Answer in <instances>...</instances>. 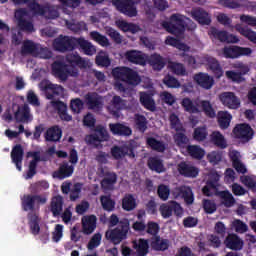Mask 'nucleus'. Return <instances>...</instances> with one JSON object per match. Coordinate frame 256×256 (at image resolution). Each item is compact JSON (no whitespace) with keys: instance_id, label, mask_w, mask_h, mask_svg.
<instances>
[{"instance_id":"1","label":"nucleus","mask_w":256,"mask_h":256,"mask_svg":"<svg viewBox=\"0 0 256 256\" xmlns=\"http://www.w3.org/2000/svg\"><path fill=\"white\" fill-rule=\"evenodd\" d=\"M112 77L115 80L114 89L119 93H122L123 97L129 95V87L125 86L123 83L132 85V87H137V85L141 83V76H139V73L125 66L112 69Z\"/></svg>"},{"instance_id":"2","label":"nucleus","mask_w":256,"mask_h":256,"mask_svg":"<svg viewBox=\"0 0 256 256\" xmlns=\"http://www.w3.org/2000/svg\"><path fill=\"white\" fill-rule=\"evenodd\" d=\"M181 105L186 113H204L210 119H215L217 116L209 100H195L193 102L191 98L186 97L182 99Z\"/></svg>"},{"instance_id":"3","label":"nucleus","mask_w":256,"mask_h":256,"mask_svg":"<svg viewBox=\"0 0 256 256\" xmlns=\"http://www.w3.org/2000/svg\"><path fill=\"white\" fill-rule=\"evenodd\" d=\"M187 21L191 20L176 13L170 16L169 21H163L162 27L167 33H171V35H175V37H181L185 34V29H187Z\"/></svg>"},{"instance_id":"4","label":"nucleus","mask_w":256,"mask_h":256,"mask_svg":"<svg viewBox=\"0 0 256 256\" xmlns=\"http://www.w3.org/2000/svg\"><path fill=\"white\" fill-rule=\"evenodd\" d=\"M52 75L60 81H67L69 77H79V69H70L69 65L61 60H55L52 65Z\"/></svg>"},{"instance_id":"5","label":"nucleus","mask_w":256,"mask_h":256,"mask_svg":"<svg viewBox=\"0 0 256 256\" xmlns=\"http://www.w3.org/2000/svg\"><path fill=\"white\" fill-rule=\"evenodd\" d=\"M129 220H120V225L112 230H108L105 233V237L108 241H111L114 245H119L121 241L127 239V235L130 231Z\"/></svg>"},{"instance_id":"6","label":"nucleus","mask_w":256,"mask_h":256,"mask_svg":"<svg viewBox=\"0 0 256 256\" xmlns=\"http://www.w3.org/2000/svg\"><path fill=\"white\" fill-rule=\"evenodd\" d=\"M111 136L109 132L103 126H97L94 130V133L86 136V143L92 145L95 149H103V144L105 141H109Z\"/></svg>"},{"instance_id":"7","label":"nucleus","mask_w":256,"mask_h":256,"mask_svg":"<svg viewBox=\"0 0 256 256\" xmlns=\"http://www.w3.org/2000/svg\"><path fill=\"white\" fill-rule=\"evenodd\" d=\"M111 3L116 11L126 17H137L138 15L137 5L139 2L137 0H112Z\"/></svg>"},{"instance_id":"8","label":"nucleus","mask_w":256,"mask_h":256,"mask_svg":"<svg viewBox=\"0 0 256 256\" xmlns=\"http://www.w3.org/2000/svg\"><path fill=\"white\" fill-rule=\"evenodd\" d=\"M47 203V194H26L21 199L23 211H35V207Z\"/></svg>"},{"instance_id":"9","label":"nucleus","mask_w":256,"mask_h":256,"mask_svg":"<svg viewBox=\"0 0 256 256\" xmlns=\"http://www.w3.org/2000/svg\"><path fill=\"white\" fill-rule=\"evenodd\" d=\"M253 50L249 47H241L237 45L225 46L222 49V55L225 59H239L241 57H250Z\"/></svg>"},{"instance_id":"10","label":"nucleus","mask_w":256,"mask_h":256,"mask_svg":"<svg viewBox=\"0 0 256 256\" xmlns=\"http://www.w3.org/2000/svg\"><path fill=\"white\" fill-rule=\"evenodd\" d=\"M112 157L116 160L123 159L126 155L135 157V142L130 140L121 146L114 145L110 151Z\"/></svg>"},{"instance_id":"11","label":"nucleus","mask_w":256,"mask_h":256,"mask_svg":"<svg viewBox=\"0 0 256 256\" xmlns=\"http://www.w3.org/2000/svg\"><path fill=\"white\" fill-rule=\"evenodd\" d=\"M53 47L56 51L65 53L77 49V38L60 35L53 42Z\"/></svg>"},{"instance_id":"12","label":"nucleus","mask_w":256,"mask_h":256,"mask_svg":"<svg viewBox=\"0 0 256 256\" xmlns=\"http://www.w3.org/2000/svg\"><path fill=\"white\" fill-rule=\"evenodd\" d=\"M99 173V177H102L101 188L104 191H113L117 185V173L109 171L107 168H100Z\"/></svg>"},{"instance_id":"13","label":"nucleus","mask_w":256,"mask_h":256,"mask_svg":"<svg viewBox=\"0 0 256 256\" xmlns=\"http://www.w3.org/2000/svg\"><path fill=\"white\" fill-rule=\"evenodd\" d=\"M159 211L163 219H169V217L173 216V213L176 217H183V207L177 201L161 204Z\"/></svg>"},{"instance_id":"14","label":"nucleus","mask_w":256,"mask_h":256,"mask_svg":"<svg viewBox=\"0 0 256 256\" xmlns=\"http://www.w3.org/2000/svg\"><path fill=\"white\" fill-rule=\"evenodd\" d=\"M232 133L235 139H239L241 143H249L253 139V135H255L253 128L247 123L237 124Z\"/></svg>"},{"instance_id":"15","label":"nucleus","mask_w":256,"mask_h":256,"mask_svg":"<svg viewBox=\"0 0 256 256\" xmlns=\"http://www.w3.org/2000/svg\"><path fill=\"white\" fill-rule=\"evenodd\" d=\"M84 103L91 111H101V109H103V98L96 92H88L85 94Z\"/></svg>"},{"instance_id":"16","label":"nucleus","mask_w":256,"mask_h":256,"mask_svg":"<svg viewBox=\"0 0 256 256\" xmlns=\"http://www.w3.org/2000/svg\"><path fill=\"white\" fill-rule=\"evenodd\" d=\"M210 35L221 43H237L239 41L237 36L229 34V32L225 30H219L215 27L210 29Z\"/></svg>"},{"instance_id":"17","label":"nucleus","mask_w":256,"mask_h":256,"mask_svg":"<svg viewBox=\"0 0 256 256\" xmlns=\"http://www.w3.org/2000/svg\"><path fill=\"white\" fill-rule=\"evenodd\" d=\"M65 61L70 65V69H77V67H79V69H87V66L89 65L87 60L81 57L77 52L67 54Z\"/></svg>"},{"instance_id":"18","label":"nucleus","mask_w":256,"mask_h":256,"mask_svg":"<svg viewBox=\"0 0 256 256\" xmlns=\"http://www.w3.org/2000/svg\"><path fill=\"white\" fill-rule=\"evenodd\" d=\"M27 157H32L33 159L30 161V163L28 165L26 179H33V177H35V175H37V165H38L39 161H41V152L29 151L27 153Z\"/></svg>"},{"instance_id":"19","label":"nucleus","mask_w":256,"mask_h":256,"mask_svg":"<svg viewBox=\"0 0 256 256\" xmlns=\"http://www.w3.org/2000/svg\"><path fill=\"white\" fill-rule=\"evenodd\" d=\"M25 155V150L21 144H16L11 151L12 163L15 164L18 171L23 169V156Z\"/></svg>"},{"instance_id":"20","label":"nucleus","mask_w":256,"mask_h":256,"mask_svg":"<svg viewBox=\"0 0 256 256\" xmlns=\"http://www.w3.org/2000/svg\"><path fill=\"white\" fill-rule=\"evenodd\" d=\"M220 101L228 107V109H239L241 101L235 96L233 92H224L220 95Z\"/></svg>"},{"instance_id":"21","label":"nucleus","mask_w":256,"mask_h":256,"mask_svg":"<svg viewBox=\"0 0 256 256\" xmlns=\"http://www.w3.org/2000/svg\"><path fill=\"white\" fill-rule=\"evenodd\" d=\"M46 98L49 100L55 99V97H61V95L64 93L65 88L59 84H53L51 82H48L45 84L43 88Z\"/></svg>"},{"instance_id":"22","label":"nucleus","mask_w":256,"mask_h":256,"mask_svg":"<svg viewBox=\"0 0 256 256\" xmlns=\"http://www.w3.org/2000/svg\"><path fill=\"white\" fill-rule=\"evenodd\" d=\"M109 129L112 135H117L118 137H130V135H133L131 127L122 123H110Z\"/></svg>"},{"instance_id":"23","label":"nucleus","mask_w":256,"mask_h":256,"mask_svg":"<svg viewBox=\"0 0 256 256\" xmlns=\"http://www.w3.org/2000/svg\"><path fill=\"white\" fill-rule=\"evenodd\" d=\"M97 229V216L89 215L82 218V231L84 235H91Z\"/></svg>"},{"instance_id":"24","label":"nucleus","mask_w":256,"mask_h":256,"mask_svg":"<svg viewBox=\"0 0 256 256\" xmlns=\"http://www.w3.org/2000/svg\"><path fill=\"white\" fill-rule=\"evenodd\" d=\"M194 81L197 83V85H199V87H202V89L206 90L211 89L213 85H215V80L213 79V77L203 72L195 74Z\"/></svg>"},{"instance_id":"25","label":"nucleus","mask_w":256,"mask_h":256,"mask_svg":"<svg viewBox=\"0 0 256 256\" xmlns=\"http://www.w3.org/2000/svg\"><path fill=\"white\" fill-rule=\"evenodd\" d=\"M74 171L75 167L73 165H69L68 162H63L59 169L53 172V177L60 180L67 179L73 175Z\"/></svg>"},{"instance_id":"26","label":"nucleus","mask_w":256,"mask_h":256,"mask_svg":"<svg viewBox=\"0 0 256 256\" xmlns=\"http://www.w3.org/2000/svg\"><path fill=\"white\" fill-rule=\"evenodd\" d=\"M61 137H63V130L57 125L48 128L44 134L45 141L49 143H57L61 141Z\"/></svg>"},{"instance_id":"27","label":"nucleus","mask_w":256,"mask_h":256,"mask_svg":"<svg viewBox=\"0 0 256 256\" xmlns=\"http://www.w3.org/2000/svg\"><path fill=\"white\" fill-rule=\"evenodd\" d=\"M80 47L82 49L84 55H88V57H93L95 53H97V48L93 43L89 42V40H85V38H77L76 40V49Z\"/></svg>"},{"instance_id":"28","label":"nucleus","mask_w":256,"mask_h":256,"mask_svg":"<svg viewBox=\"0 0 256 256\" xmlns=\"http://www.w3.org/2000/svg\"><path fill=\"white\" fill-rule=\"evenodd\" d=\"M224 244L227 249H231L232 251H241L243 249V240L237 234H229L224 240Z\"/></svg>"},{"instance_id":"29","label":"nucleus","mask_w":256,"mask_h":256,"mask_svg":"<svg viewBox=\"0 0 256 256\" xmlns=\"http://www.w3.org/2000/svg\"><path fill=\"white\" fill-rule=\"evenodd\" d=\"M52 107L53 109H55L60 117V119L62 121H72L73 120V116L69 115V113H67V104H65L62 101H52Z\"/></svg>"},{"instance_id":"30","label":"nucleus","mask_w":256,"mask_h":256,"mask_svg":"<svg viewBox=\"0 0 256 256\" xmlns=\"http://www.w3.org/2000/svg\"><path fill=\"white\" fill-rule=\"evenodd\" d=\"M63 196L56 195L53 196L50 202V211L53 217H59L61 213H63V205H64Z\"/></svg>"},{"instance_id":"31","label":"nucleus","mask_w":256,"mask_h":256,"mask_svg":"<svg viewBox=\"0 0 256 256\" xmlns=\"http://www.w3.org/2000/svg\"><path fill=\"white\" fill-rule=\"evenodd\" d=\"M192 17L200 25H211V16L203 8H197L192 11Z\"/></svg>"},{"instance_id":"32","label":"nucleus","mask_w":256,"mask_h":256,"mask_svg":"<svg viewBox=\"0 0 256 256\" xmlns=\"http://www.w3.org/2000/svg\"><path fill=\"white\" fill-rule=\"evenodd\" d=\"M147 166L150 171H154L155 173H165V164H163V160L157 156H152L148 158Z\"/></svg>"},{"instance_id":"33","label":"nucleus","mask_w":256,"mask_h":256,"mask_svg":"<svg viewBox=\"0 0 256 256\" xmlns=\"http://www.w3.org/2000/svg\"><path fill=\"white\" fill-rule=\"evenodd\" d=\"M206 63L216 79H221V77H223V68L217 58L209 56L206 58Z\"/></svg>"},{"instance_id":"34","label":"nucleus","mask_w":256,"mask_h":256,"mask_svg":"<svg viewBox=\"0 0 256 256\" xmlns=\"http://www.w3.org/2000/svg\"><path fill=\"white\" fill-rule=\"evenodd\" d=\"M178 171L180 175H183L184 177H197L199 175V169L197 167L187 164V162H181L178 165Z\"/></svg>"},{"instance_id":"35","label":"nucleus","mask_w":256,"mask_h":256,"mask_svg":"<svg viewBox=\"0 0 256 256\" xmlns=\"http://www.w3.org/2000/svg\"><path fill=\"white\" fill-rule=\"evenodd\" d=\"M116 27L120 29V31H123V33H132V35H135V33H139L141 31V28L137 24L129 23L125 20H116Z\"/></svg>"},{"instance_id":"36","label":"nucleus","mask_w":256,"mask_h":256,"mask_svg":"<svg viewBox=\"0 0 256 256\" xmlns=\"http://www.w3.org/2000/svg\"><path fill=\"white\" fill-rule=\"evenodd\" d=\"M140 103L144 109H147V111H155V109H157L155 99H153V96L147 92L140 93Z\"/></svg>"},{"instance_id":"37","label":"nucleus","mask_w":256,"mask_h":256,"mask_svg":"<svg viewBox=\"0 0 256 256\" xmlns=\"http://www.w3.org/2000/svg\"><path fill=\"white\" fill-rule=\"evenodd\" d=\"M210 143L218 147V149H227V140H225V136L219 131H213L210 134Z\"/></svg>"},{"instance_id":"38","label":"nucleus","mask_w":256,"mask_h":256,"mask_svg":"<svg viewBox=\"0 0 256 256\" xmlns=\"http://www.w3.org/2000/svg\"><path fill=\"white\" fill-rule=\"evenodd\" d=\"M126 58L130 63L135 65H145V56L141 51L131 50L126 52Z\"/></svg>"},{"instance_id":"39","label":"nucleus","mask_w":256,"mask_h":256,"mask_svg":"<svg viewBox=\"0 0 256 256\" xmlns=\"http://www.w3.org/2000/svg\"><path fill=\"white\" fill-rule=\"evenodd\" d=\"M41 219L37 214L29 213L28 214V225L32 235H39L41 233V226H39Z\"/></svg>"},{"instance_id":"40","label":"nucleus","mask_w":256,"mask_h":256,"mask_svg":"<svg viewBox=\"0 0 256 256\" xmlns=\"http://www.w3.org/2000/svg\"><path fill=\"white\" fill-rule=\"evenodd\" d=\"M178 195L184 199L186 205H193L195 196L191 187L182 186L178 189Z\"/></svg>"},{"instance_id":"41","label":"nucleus","mask_w":256,"mask_h":256,"mask_svg":"<svg viewBox=\"0 0 256 256\" xmlns=\"http://www.w3.org/2000/svg\"><path fill=\"white\" fill-rule=\"evenodd\" d=\"M146 144L152 151H157V153H165V150L167 149L165 142L157 140L155 137H148L146 139Z\"/></svg>"},{"instance_id":"42","label":"nucleus","mask_w":256,"mask_h":256,"mask_svg":"<svg viewBox=\"0 0 256 256\" xmlns=\"http://www.w3.org/2000/svg\"><path fill=\"white\" fill-rule=\"evenodd\" d=\"M122 209L124 211H133L137 209V199L133 194H125L122 198Z\"/></svg>"},{"instance_id":"43","label":"nucleus","mask_w":256,"mask_h":256,"mask_svg":"<svg viewBox=\"0 0 256 256\" xmlns=\"http://www.w3.org/2000/svg\"><path fill=\"white\" fill-rule=\"evenodd\" d=\"M186 151L192 159L201 160L205 157V150L199 145H188Z\"/></svg>"},{"instance_id":"44","label":"nucleus","mask_w":256,"mask_h":256,"mask_svg":"<svg viewBox=\"0 0 256 256\" xmlns=\"http://www.w3.org/2000/svg\"><path fill=\"white\" fill-rule=\"evenodd\" d=\"M29 189L30 193L39 195V193H43V191H47V189H49V182H47V180L37 181L31 184Z\"/></svg>"},{"instance_id":"45","label":"nucleus","mask_w":256,"mask_h":256,"mask_svg":"<svg viewBox=\"0 0 256 256\" xmlns=\"http://www.w3.org/2000/svg\"><path fill=\"white\" fill-rule=\"evenodd\" d=\"M231 119H233V116H231L229 112L227 111L218 112V125L220 129H228L229 125H231Z\"/></svg>"},{"instance_id":"46","label":"nucleus","mask_w":256,"mask_h":256,"mask_svg":"<svg viewBox=\"0 0 256 256\" xmlns=\"http://www.w3.org/2000/svg\"><path fill=\"white\" fill-rule=\"evenodd\" d=\"M90 39H92V41H95V43H98V45H100L101 47H109L111 45V42H109V38L99 33L98 31L90 32Z\"/></svg>"},{"instance_id":"47","label":"nucleus","mask_w":256,"mask_h":256,"mask_svg":"<svg viewBox=\"0 0 256 256\" xmlns=\"http://www.w3.org/2000/svg\"><path fill=\"white\" fill-rule=\"evenodd\" d=\"M149 63L154 71H161L165 67V60L163 59V56L159 54L151 55Z\"/></svg>"},{"instance_id":"48","label":"nucleus","mask_w":256,"mask_h":256,"mask_svg":"<svg viewBox=\"0 0 256 256\" xmlns=\"http://www.w3.org/2000/svg\"><path fill=\"white\" fill-rule=\"evenodd\" d=\"M38 45L31 40H25L21 47V55H35Z\"/></svg>"},{"instance_id":"49","label":"nucleus","mask_w":256,"mask_h":256,"mask_svg":"<svg viewBox=\"0 0 256 256\" xmlns=\"http://www.w3.org/2000/svg\"><path fill=\"white\" fill-rule=\"evenodd\" d=\"M100 203L104 211H108V213L115 211V200L111 198V195H102L100 197Z\"/></svg>"},{"instance_id":"50","label":"nucleus","mask_w":256,"mask_h":256,"mask_svg":"<svg viewBox=\"0 0 256 256\" xmlns=\"http://www.w3.org/2000/svg\"><path fill=\"white\" fill-rule=\"evenodd\" d=\"M134 123L137 130L140 131V133H145L147 131V124L149 123L147 121V118L142 114H135L134 116Z\"/></svg>"},{"instance_id":"51","label":"nucleus","mask_w":256,"mask_h":256,"mask_svg":"<svg viewBox=\"0 0 256 256\" xmlns=\"http://www.w3.org/2000/svg\"><path fill=\"white\" fill-rule=\"evenodd\" d=\"M15 118L20 123H27L31 119V109L28 105H24L22 109L15 114Z\"/></svg>"},{"instance_id":"52","label":"nucleus","mask_w":256,"mask_h":256,"mask_svg":"<svg viewBox=\"0 0 256 256\" xmlns=\"http://www.w3.org/2000/svg\"><path fill=\"white\" fill-rule=\"evenodd\" d=\"M121 109H123V99L121 98V96H113L110 102L109 110L111 111V113H113V115H117V113H119Z\"/></svg>"},{"instance_id":"53","label":"nucleus","mask_w":256,"mask_h":256,"mask_svg":"<svg viewBox=\"0 0 256 256\" xmlns=\"http://www.w3.org/2000/svg\"><path fill=\"white\" fill-rule=\"evenodd\" d=\"M66 27L73 33H80V31H87V24L83 21L75 22V21H66Z\"/></svg>"},{"instance_id":"54","label":"nucleus","mask_w":256,"mask_h":256,"mask_svg":"<svg viewBox=\"0 0 256 256\" xmlns=\"http://www.w3.org/2000/svg\"><path fill=\"white\" fill-rule=\"evenodd\" d=\"M152 248L155 249V251H167L169 249V240L162 239L160 236H156L155 240L151 243Z\"/></svg>"},{"instance_id":"55","label":"nucleus","mask_w":256,"mask_h":256,"mask_svg":"<svg viewBox=\"0 0 256 256\" xmlns=\"http://www.w3.org/2000/svg\"><path fill=\"white\" fill-rule=\"evenodd\" d=\"M240 35H242V37H245V39H248V41H250V43H253L254 45H256V32L253 31L252 29H250L249 27H240L238 29Z\"/></svg>"},{"instance_id":"56","label":"nucleus","mask_w":256,"mask_h":256,"mask_svg":"<svg viewBox=\"0 0 256 256\" xmlns=\"http://www.w3.org/2000/svg\"><path fill=\"white\" fill-rule=\"evenodd\" d=\"M219 195L225 207H233V205H235V198L233 197V194H231V192L228 190L221 191Z\"/></svg>"},{"instance_id":"57","label":"nucleus","mask_w":256,"mask_h":256,"mask_svg":"<svg viewBox=\"0 0 256 256\" xmlns=\"http://www.w3.org/2000/svg\"><path fill=\"white\" fill-rule=\"evenodd\" d=\"M135 249L138 256H146L149 253V242L145 239H140L138 244H135Z\"/></svg>"},{"instance_id":"58","label":"nucleus","mask_w":256,"mask_h":256,"mask_svg":"<svg viewBox=\"0 0 256 256\" xmlns=\"http://www.w3.org/2000/svg\"><path fill=\"white\" fill-rule=\"evenodd\" d=\"M169 69L174 75H180L181 77L187 75V69L182 63L170 62Z\"/></svg>"},{"instance_id":"59","label":"nucleus","mask_w":256,"mask_h":256,"mask_svg":"<svg viewBox=\"0 0 256 256\" xmlns=\"http://www.w3.org/2000/svg\"><path fill=\"white\" fill-rule=\"evenodd\" d=\"M207 135H209V132L207 131V128L205 126L203 127H197L194 129L193 132V139L194 141H205L207 139Z\"/></svg>"},{"instance_id":"60","label":"nucleus","mask_w":256,"mask_h":256,"mask_svg":"<svg viewBox=\"0 0 256 256\" xmlns=\"http://www.w3.org/2000/svg\"><path fill=\"white\" fill-rule=\"evenodd\" d=\"M157 195L161 201H167L171 195V189L165 184H160L157 188Z\"/></svg>"},{"instance_id":"61","label":"nucleus","mask_w":256,"mask_h":256,"mask_svg":"<svg viewBox=\"0 0 256 256\" xmlns=\"http://www.w3.org/2000/svg\"><path fill=\"white\" fill-rule=\"evenodd\" d=\"M163 83L166 85V87H168L169 89H179V87H181V83L179 82V80H177V78L171 76V75H166L163 78Z\"/></svg>"},{"instance_id":"62","label":"nucleus","mask_w":256,"mask_h":256,"mask_svg":"<svg viewBox=\"0 0 256 256\" xmlns=\"http://www.w3.org/2000/svg\"><path fill=\"white\" fill-rule=\"evenodd\" d=\"M216 191L217 184L215 182H211L210 180H208L206 185L202 188L203 195H206V197H213Z\"/></svg>"},{"instance_id":"63","label":"nucleus","mask_w":256,"mask_h":256,"mask_svg":"<svg viewBox=\"0 0 256 256\" xmlns=\"http://www.w3.org/2000/svg\"><path fill=\"white\" fill-rule=\"evenodd\" d=\"M96 65H98V67H109L111 65V59H109V56L107 54H105L104 52L99 53L96 56Z\"/></svg>"},{"instance_id":"64","label":"nucleus","mask_w":256,"mask_h":256,"mask_svg":"<svg viewBox=\"0 0 256 256\" xmlns=\"http://www.w3.org/2000/svg\"><path fill=\"white\" fill-rule=\"evenodd\" d=\"M240 181L245 187L251 189L252 191H256V179L252 176H242L240 177Z\"/></svg>"}]
</instances>
